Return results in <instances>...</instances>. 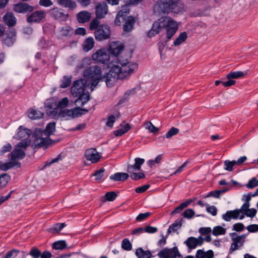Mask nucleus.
Masks as SVG:
<instances>
[{"instance_id": "5fc2aeb1", "label": "nucleus", "mask_w": 258, "mask_h": 258, "mask_svg": "<svg viewBox=\"0 0 258 258\" xmlns=\"http://www.w3.org/2000/svg\"><path fill=\"white\" fill-rule=\"evenodd\" d=\"M145 128L153 133H155L159 130V128L154 126L150 121H148L145 124Z\"/></svg>"}, {"instance_id": "864d4df0", "label": "nucleus", "mask_w": 258, "mask_h": 258, "mask_svg": "<svg viewBox=\"0 0 258 258\" xmlns=\"http://www.w3.org/2000/svg\"><path fill=\"white\" fill-rule=\"evenodd\" d=\"M179 129L174 127H172L165 134V137L169 139L173 136L177 135L179 133Z\"/></svg>"}, {"instance_id": "f257e3e1", "label": "nucleus", "mask_w": 258, "mask_h": 258, "mask_svg": "<svg viewBox=\"0 0 258 258\" xmlns=\"http://www.w3.org/2000/svg\"><path fill=\"white\" fill-rule=\"evenodd\" d=\"M118 63L121 66L109 63V72L104 76L101 75V69L100 67L91 66L84 73V76L92 81V87H96L100 81L105 82L108 87H111L117 80H123L127 78L135 69L138 68L137 63L130 62L127 59L122 61L118 58Z\"/></svg>"}, {"instance_id": "a211bd4d", "label": "nucleus", "mask_w": 258, "mask_h": 258, "mask_svg": "<svg viewBox=\"0 0 258 258\" xmlns=\"http://www.w3.org/2000/svg\"><path fill=\"white\" fill-rule=\"evenodd\" d=\"M16 31L14 28L10 29L6 33V37L3 39V42L7 46H12L16 41Z\"/></svg>"}, {"instance_id": "58836bf2", "label": "nucleus", "mask_w": 258, "mask_h": 258, "mask_svg": "<svg viewBox=\"0 0 258 258\" xmlns=\"http://www.w3.org/2000/svg\"><path fill=\"white\" fill-rule=\"evenodd\" d=\"M182 225V220L177 219L174 223L170 225L168 229V233L174 232L178 229L180 228Z\"/></svg>"}, {"instance_id": "e433bc0d", "label": "nucleus", "mask_w": 258, "mask_h": 258, "mask_svg": "<svg viewBox=\"0 0 258 258\" xmlns=\"http://www.w3.org/2000/svg\"><path fill=\"white\" fill-rule=\"evenodd\" d=\"M246 74L242 71H231L226 75V78L232 79L242 78Z\"/></svg>"}, {"instance_id": "4c0bfd02", "label": "nucleus", "mask_w": 258, "mask_h": 258, "mask_svg": "<svg viewBox=\"0 0 258 258\" xmlns=\"http://www.w3.org/2000/svg\"><path fill=\"white\" fill-rule=\"evenodd\" d=\"M28 116L30 119L34 120L43 117V113L38 110L31 109Z\"/></svg>"}, {"instance_id": "603ef678", "label": "nucleus", "mask_w": 258, "mask_h": 258, "mask_svg": "<svg viewBox=\"0 0 258 258\" xmlns=\"http://www.w3.org/2000/svg\"><path fill=\"white\" fill-rule=\"evenodd\" d=\"M105 170L104 168H101L100 169L97 170L93 174V176L95 177V180L98 182H100L103 177V173Z\"/></svg>"}, {"instance_id": "412c9836", "label": "nucleus", "mask_w": 258, "mask_h": 258, "mask_svg": "<svg viewBox=\"0 0 258 258\" xmlns=\"http://www.w3.org/2000/svg\"><path fill=\"white\" fill-rule=\"evenodd\" d=\"M124 23L123 25V30L125 32H130L132 31L134 28V25L135 23V20L134 18L132 16H127L124 19Z\"/></svg>"}, {"instance_id": "c756f323", "label": "nucleus", "mask_w": 258, "mask_h": 258, "mask_svg": "<svg viewBox=\"0 0 258 258\" xmlns=\"http://www.w3.org/2000/svg\"><path fill=\"white\" fill-rule=\"evenodd\" d=\"M58 33L62 37L70 36L73 33V29L69 26H65L59 28Z\"/></svg>"}, {"instance_id": "6e6d98bb", "label": "nucleus", "mask_w": 258, "mask_h": 258, "mask_svg": "<svg viewBox=\"0 0 258 258\" xmlns=\"http://www.w3.org/2000/svg\"><path fill=\"white\" fill-rule=\"evenodd\" d=\"M130 5H131V4L129 2H128L121 7V9L118 12H121V15L124 17L125 15L129 13L130 12L129 7Z\"/></svg>"}, {"instance_id": "c9c22d12", "label": "nucleus", "mask_w": 258, "mask_h": 258, "mask_svg": "<svg viewBox=\"0 0 258 258\" xmlns=\"http://www.w3.org/2000/svg\"><path fill=\"white\" fill-rule=\"evenodd\" d=\"M57 3L60 6L70 9L75 8L77 6L75 2L72 0H57Z\"/></svg>"}, {"instance_id": "f704fd0d", "label": "nucleus", "mask_w": 258, "mask_h": 258, "mask_svg": "<svg viewBox=\"0 0 258 258\" xmlns=\"http://www.w3.org/2000/svg\"><path fill=\"white\" fill-rule=\"evenodd\" d=\"M94 43L95 42L94 39L92 37H90L87 38L83 43V49L86 51L90 50L94 47Z\"/></svg>"}, {"instance_id": "69168bd1", "label": "nucleus", "mask_w": 258, "mask_h": 258, "mask_svg": "<svg viewBox=\"0 0 258 258\" xmlns=\"http://www.w3.org/2000/svg\"><path fill=\"white\" fill-rule=\"evenodd\" d=\"M150 187V185L148 184H145L141 186L137 187L135 189V191L137 193H143L146 191Z\"/></svg>"}, {"instance_id": "4be33fe9", "label": "nucleus", "mask_w": 258, "mask_h": 258, "mask_svg": "<svg viewBox=\"0 0 258 258\" xmlns=\"http://www.w3.org/2000/svg\"><path fill=\"white\" fill-rule=\"evenodd\" d=\"M31 134L32 131L31 130L24 127L22 125H20L18 129V132L16 135V138L19 140L22 138H25V139H28Z\"/></svg>"}, {"instance_id": "6ab92c4d", "label": "nucleus", "mask_w": 258, "mask_h": 258, "mask_svg": "<svg viewBox=\"0 0 258 258\" xmlns=\"http://www.w3.org/2000/svg\"><path fill=\"white\" fill-rule=\"evenodd\" d=\"M55 143V141H53L48 136L46 138H41L40 139L37 138L34 141L36 147H43L45 149L47 148L49 146Z\"/></svg>"}, {"instance_id": "052dcab7", "label": "nucleus", "mask_w": 258, "mask_h": 258, "mask_svg": "<svg viewBox=\"0 0 258 258\" xmlns=\"http://www.w3.org/2000/svg\"><path fill=\"white\" fill-rule=\"evenodd\" d=\"M258 180L253 177L250 179L246 184V186L248 188H252L257 186Z\"/></svg>"}, {"instance_id": "7ed1b4c3", "label": "nucleus", "mask_w": 258, "mask_h": 258, "mask_svg": "<svg viewBox=\"0 0 258 258\" xmlns=\"http://www.w3.org/2000/svg\"><path fill=\"white\" fill-rule=\"evenodd\" d=\"M99 24V20L94 19L89 25L90 30H95L94 36L96 40L100 41L109 39L111 34L110 27L107 25Z\"/></svg>"}, {"instance_id": "72a5a7b5", "label": "nucleus", "mask_w": 258, "mask_h": 258, "mask_svg": "<svg viewBox=\"0 0 258 258\" xmlns=\"http://www.w3.org/2000/svg\"><path fill=\"white\" fill-rule=\"evenodd\" d=\"M66 226V225L64 223H56L53 226L49 228L47 231L51 233H58Z\"/></svg>"}, {"instance_id": "f8f14e48", "label": "nucleus", "mask_w": 258, "mask_h": 258, "mask_svg": "<svg viewBox=\"0 0 258 258\" xmlns=\"http://www.w3.org/2000/svg\"><path fill=\"white\" fill-rule=\"evenodd\" d=\"M179 255L178 248L176 246L171 248H165L157 254L159 258H175Z\"/></svg>"}, {"instance_id": "2eb2a0df", "label": "nucleus", "mask_w": 258, "mask_h": 258, "mask_svg": "<svg viewBox=\"0 0 258 258\" xmlns=\"http://www.w3.org/2000/svg\"><path fill=\"white\" fill-rule=\"evenodd\" d=\"M123 48V44L118 42H112L106 50L110 55L111 54L112 56L117 57L118 55L121 53Z\"/></svg>"}, {"instance_id": "4d7b16f0", "label": "nucleus", "mask_w": 258, "mask_h": 258, "mask_svg": "<svg viewBox=\"0 0 258 258\" xmlns=\"http://www.w3.org/2000/svg\"><path fill=\"white\" fill-rule=\"evenodd\" d=\"M12 149V145L10 143H7V144L4 145L2 149L0 150V155H2L5 154L6 153L10 152Z\"/></svg>"}, {"instance_id": "ea45409f", "label": "nucleus", "mask_w": 258, "mask_h": 258, "mask_svg": "<svg viewBox=\"0 0 258 258\" xmlns=\"http://www.w3.org/2000/svg\"><path fill=\"white\" fill-rule=\"evenodd\" d=\"M192 200H188L180 204L178 206L171 212V214L173 215L176 213H179L183 209L187 207L191 203Z\"/></svg>"}, {"instance_id": "e2e57ef3", "label": "nucleus", "mask_w": 258, "mask_h": 258, "mask_svg": "<svg viewBox=\"0 0 258 258\" xmlns=\"http://www.w3.org/2000/svg\"><path fill=\"white\" fill-rule=\"evenodd\" d=\"M150 215V212H146L144 213H140L136 217V220L137 221H142L144 220L147 219Z\"/></svg>"}, {"instance_id": "aec40b11", "label": "nucleus", "mask_w": 258, "mask_h": 258, "mask_svg": "<svg viewBox=\"0 0 258 258\" xmlns=\"http://www.w3.org/2000/svg\"><path fill=\"white\" fill-rule=\"evenodd\" d=\"M241 213L240 210L228 211L222 215V219L225 221H230L232 219H236L239 217L240 219H242L244 216L243 215L240 216Z\"/></svg>"}, {"instance_id": "c85d7f7f", "label": "nucleus", "mask_w": 258, "mask_h": 258, "mask_svg": "<svg viewBox=\"0 0 258 258\" xmlns=\"http://www.w3.org/2000/svg\"><path fill=\"white\" fill-rule=\"evenodd\" d=\"M20 162H0V169L3 171H7L14 167L19 168Z\"/></svg>"}, {"instance_id": "f3484780", "label": "nucleus", "mask_w": 258, "mask_h": 258, "mask_svg": "<svg viewBox=\"0 0 258 258\" xmlns=\"http://www.w3.org/2000/svg\"><path fill=\"white\" fill-rule=\"evenodd\" d=\"M108 13V6L105 2L98 3L95 7V19H102L105 17Z\"/></svg>"}, {"instance_id": "cd10ccee", "label": "nucleus", "mask_w": 258, "mask_h": 258, "mask_svg": "<svg viewBox=\"0 0 258 258\" xmlns=\"http://www.w3.org/2000/svg\"><path fill=\"white\" fill-rule=\"evenodd\" d=\"M128 177L129 175L127 173L124 172H117L111 175L109 178L111 180L114 181H123L126 180Z\"/></svg>"}, {"instance_id": "37998d69", "label": "nucleus", "mask_w": 258, "mask_h": 258, "mask_svg": "<svg viewBox=\"0 0 258 258\" xmlns=\"http://www.w3.org/2000/svg\"><path fill=\"white\" fill-rule=\"evenodd\" d=\"M10 176L7 173L0 175V189L5 187L10 180Z\"/></svg>"}, {"instance_id": "39448f33", "label": "nucleus", "mask_w": 258, "mask_h": 258, "mask_svg": "<svg viewBox=\"0 0 258 258\" xmlns=\"http://www.w3.org/2000/svg\"><path fill=\"white\" fill-rule=\"evenodd\" d=\"M88 112V110L85 108H82L79 107L73 109H64L60 110L57 113L56 116L54 119H57L59 117L66 118L67 119L75 118L82 116Z\"/></svg>"}, {"instance_id": "bb28decb", "label": "nucleus", "mask_w": 258, "mask_h": 258, "mask_svg": "<svg viewBox=\"0 0 258 258\" xmlns=\"http://www.w3.org/2000/svg\"><path fill=\"white\" fill-rule=\"evenodd\" d=\"M52 15L55 19L60 21H65L68 17V15L64 14L62 10L57 8L53 10Z\"/></svg>"}, {"instance_id": "0eeeda50", "label": "nucleus", "mask_w": 258, "mask_h": 258, "mask_svg": "<svg viewBox=\"0 0 258 258\" xmlns=\"http://www.w3.org/2000/svg\"><path fill=\"white\" fill-rule=\"evenodd\" d=\"M143 163L135 162L134 165L127 166V172L133 180H139L145 177L144 171L141 169V165Z\"/></svg>"}, {"instance_id": "0e129e2a", "label": "nucleus", "mask_w": 258, "mask_h": 258, "mask_svg": "<svg viewBox=\"0 0 258 258\" xmlns=\"http://www.w3.org/2000/svg\"><path fill=\"white\" fill-rule=\"evenodd\" d=\"M122 19L124 21V19H125V17L121 15V12H118L114 20V23L116 26H120L121 24V20Z\"/></svg>"}, {"instance_id": "7c9ffc66", "label": "nucleus", "mask_w": 258, "mask_h": 258, "mask_svg": "<svg viewBox=\"0 0 258 258\" xmlns=\"http://www.w3.org/2000/svg\"><path fill=\"white\" fill-rule=\"evenodd\" d=\"M196 257V258H213L214 252L212 250L205 252L202 249H199L197 251Z\"/></svg>"}, {"instance_id": "8fccbe9b", "label": "nucleus", "mask_w": 258, "mask_h": 258, "mask_svg": "<svg viewBox=\"0 0 258 258\" xmlns=\"http://www.w3.org/2000/svg\"><path fill=\"white\" fill-rule=\"evenodd\" d=\"M121 247L125 250H131L132 248V245L127 238H124L121 242Z\"/></svg>"}, {"instance_id": "09e8293b", "label": "nucleus", "mask_w": 258, "mask_h": 258, "mask_svg": "<svg viewBox=\"0 0 258 258\" xmlns=\"http://www.w3.org/2000/svg\"><path fill=\"white\" fill-rule=\"evenodd\" d=\"M19 252V250L14 249L8 251L7 253L1 258H15Z\"/></svg>"}, {"instance_id": "423d86ee", "label": "nucleus", "mask_w": 258, "mask_h": 258, "mask_svg": "<svg viewBox=\"0 0 258 258\" xmlns=\"http://www.w3.org/2000/svg\"><path fill=\"white\" fill-rule=\"evenodd\" d=\"M110 55L106 49H99L95 53H94L92 55V58L93 59L95 60L99 63H101L103 64H107L108 68V64L110 63H111L113 64H117L118 66H119L118 64L120 65V64L118 63V60H117V61H115V63H113V61H111L110 62H109V61L110 60ZM118 58L121 59L122 61L126 60V59H122L120 57H117L115 59L118 60ZM126 59H127L130 62H131L128 58H126Z\"/></svg>"}, {"instance_id": "13d9d810", "label": "nucleus", "mask_w": 258, "mask_h": 258, "mask_svg": "<svg viewBox=\"0 0 258 258\" xmlns=\"http://www.w3.org/2000/svg\"><path fill=\"white\" fill-rule=\"evenodd\" d=\"M206 211L213 216H215L217 214V209L216 207L214 206H210L207 204Z\"/></svg>"}, {"instance_id": "dca6fc26", "label": "nucleus", "mask_w": 258, "mask_h": 258, "mask_svg": "<svg viewBox=\"0 0 258 258\" xmlns=\"http://www.w3.org/2000/svg\"><path fill=\"white\" fill-rule=\"evenodd\" d=\"M13 10L15 12L25 14L32 12L34 10V7L27 3H19L14 5Z\"/></svg>"}, {"instance_id": "4468645a", "label": "nucleus", "mask_w": 258, "mask_h": 258, "mask_svg": "<svg viewBox=\"0 0 258 258\" xmlns=\"http://www.w3.org/2000/svg\"><path fill=\"white\" fill-rule=\"evenodd\" d=\"M84 156L86 160L89 161H99L102 158V154L94 148L86 150Z\"/></svg>"}, {"instance_id": "ddd939ff", "label": "nucleus", "mask_w": 258, "mask_h": 258, "mask_svg": "<svg viewBox=\"0 0 258 258\" xmlns=\"http://www.w3.org/2000/svg\"><path fill=\"white\" fill-rule=\"evenodd\" d=\"M204 243V238L201 236L198 238L190 236L187 238L184 244L187 247L188 250H191L199 246H201Z\"/></svg>"}, {"instance_id": "a878e982", "label": "nucleus", "mask_w": 258, "mask_h": 258, "mask_svg": "<svg viewBox=\"0 0 258 258\" xmlns=\"http://www.w3.org/2000/svg\"><path fill=\"white\" fill-rule=\"evenodd\" d=\"M91 18V13L87 11L80 12L77 15V20L79 23L88 22Z\"/></svg>"}, {"instance_id": "9d476101", "label": "nucleus", "mask_w": 258, "mask_h": 258, "mask_svg": "<svg viewBox=\"0 0 258 258\" xmlns=\"http://www.w3.org/2000/svg\"><path fill=\"white\" fill-rule=\"evenodd\" d=\"M87 81L84 79H80L74 82L71 88V93L74 96L77 97L85 91Z\"/></svg>"}, {"instance_id": "a18cd8bd", "label": "nucleus", "mask_w": 258, "mask_h": 258, "mask_svg": "<svg viewBox=\"0 0 258 258\" xmlns=\"http://www.w3.org/2000/svg\"><path fill=\"white\" fill-rule=\"evenodd\" d=\"M67 243L65 241L60 240L54 242L52 245V248L54 249L62 250L66 248Z\"/></svg>"}, {"instance_id": "79ce46f5", "label": "nucleus", "mask_w": 258, "mask_h": 258, "mask_svg": "<svg viewBox=\"0 0 258 258\" xmlns=\"http://www.w3.org/2000/svg\"><path fill=\"white\" fill-rule=\"evenodd\" d=\"M187 35L185 32L181 33L176 38L174 41L173 44L174 46H178L182 43L184 42L187 39Z\"/></svg>"}, {"instance_id": "3c124183", "label": "nucleus", "mask_w": 258, "mask_h": 258, "mask_svg": "<svg viewBox=\"0 0 258 258\" xmlns=\"http://www.w3.org/2000/svg\"><path fill=\"white\" fill-rule=\"evenodd\" d=\"M195 215V211L191 209H186L182 213L183 217L187 219H191L194 217Z\"/></svg>"}, {"instance_id": "a19ab883", "label": "nucleus", "mask_w": 258, "mask_h": 258, "mask_svg": "<svg viewBox=\"0 0 258 258\" xmlns=\"http://www.w3.org/2000/svg\"><path fill=\"white\" fill-rule=\"evenodd\" d=\"M72 76H64L61 80L60 87L61 88H66L70 86L72 83Z\"/></svg>"}, {"instance_id": "2f4dec72", "label": "nucleus", "mask_w": 258, "mask_h": 258, "mask_svg": "<svg viewBox=\"0 0 258 258\" xmlns=\"http://www.w3.org/2000/svg\"><path fill=\"white\" fill-rule=\"evenodd\" d=\"M136 254L138 258H151L152 254L149 250H144L142 248L136 249Z\"/></svg>"}, {"instance_id": "1a4fd4ad", "label": "nucleus", "mask_w": 258, "mask_h": 258, "mask_svg": "<svg viewBox=\"0 0 258 258\" xmlns=\"http://www.w3.org/2000/svg\"><path fill=\"white\" fill-rule=\"evenodd\" d=\"M27 16L26 21L28 23H40L45 19L46 16V12L42 10H37L31 12Z\"/></svg>"}, {"instance_id": "6e6552de", "label": "nucleus", "mask_w": 258, "mask_h": 258, "mask_svg": "<svg viewBox=\"0 0 258 258\" xmlns=\"http://www.w3.org/2000/svg\"><path fill=\"white\" fill-rule=\"evenodd\" d=\"M44 107L47 115L54 119L58 111L56 100L53 97L47 99L44 103Z\"/></svg>"}, {"instance_id": "774afa93", "label": "nucleus", "mask_w": 258, "mask_h": 258, "mask_svg": "<svg viewBox=\"0 0 258 258\" xmlns=\"http://www.w3.org/2000/svg\"><path fill=\"white\" fill-rule=\"evenodd\" d=\"M256 212V209L254 208L249 209L247 210V212H245V215L247 217L253 218L255 216Z\"/></svg>"}, {"instance_id": "338daca9", "label": "nucleus", "mask_w": 258, "mask_h": 258, "mask_svg": "<svg viewBox=\"0 0 258 258\" xmlns=\"http://www.w3.org/2000/svg\"><path fill=\"white\" fill-rule=\"evenodd\" d=\"M211 229L210 227L200 228L199 230V233L202 235H207L211 232Z\"/></svg>"}, {"instance_id": "f03ea898", "label": "nucleus", "mask_w": 258, "mask_h": 258, "mask_svg": "<svg viewBox=\"0 0 258 258\" xmlns=\"http://www.w3.org/2000/svg\"><path fill=\"white\" fill-rule=\"evenodd\" d=\"M178 24L170 17H162L155 21L151 29L148 32L147 36L152 37L159 34L162 29L166 30V41L170 40L178 30Z\"/></svg>"}, {"instance_id": "b1692460", "label": "nucleus", "mask_w": 258, "mask_h": 258, "mask_svg": "<svg viewBox=\"0 0 258 258\" xmlns=\"http://www.w3.org/2000/svg\"><path fill=\"white\" fill-rule=\"evenodd\" d=\"M10 160L9 161H16L17 160H21L25 156L24 151L19 148H16L10 154Z\"/></svg>"}, {"instance_id": "49530a36", "label": "nucleus", "mask_w": 258, "mask_h": 258, "mask_svg": "<svg viewBox=\"0 0 258 258\" xmlns=\"http://www.w3.org/2000/svg\"><path fill=\"white\" fill-rule=\"evenodd\" d=\"M226 233V229L220 226H217L214 227L212 234L215 236L224 235Z\"/></svg>"}, {"instance_id": "5701e85b", "label": "nucleus", "mask_w": 258, "mask_h": 258, "mask_svg": "<svg viewBox=\"0 0 258 258\" xmlns=\"http://www.w3.org/2000/svg\"><path fill=\"white\" fill-rule=\"evenodd\" d=\"M3 20L9 27H13L17 23V19L12 12H7L4 16Z\"/></svg>"}, {"instance_id": "20e7f679", "label": "nucleus", "mask_w": 258, "mask_h": 258, "mask_svg": "<svg viewBox=\"0 0 258 258\" xmlns=\"http://www.w3.org/2000/svg\"><path fill=\"white\" fill-rule=\"evenodd\" d=\"M159 7L163 13L173 12L178 14L181 12L184 5L180 0H162Z\"/></svg>"}, {"instance_id": "393cba45", "label": "nucleus", "mask_w": 258, "mask_h": 258, "mask_svg": "<svg viewBox=\"0 0 258 258\" xmlns=\"http://www.w3.org/2000/svg\"><path fill=\"white\" fill-rule=\"evenodd\" d=\"M78 98L75 101L77 105H79L81 106H84L89 100L90 95L88 91H84L78 95Z\"/></svg>"}, {"instance_id": "c03bdc74", "label": "nucleus", "mask_w": 258, "mask_h": 258, "mask_svg": "<svg viewBox=\"0 0 258 258\" xmlns=\"http://www.w3.org/2000/svg\"><path fill=\"white\" fill-rule=\"evenodd\" d=\"M117 194L114 191L107 192L103 197V201L112 202L115 200Z\"/></svg>"}, {"instance_id": "bf43d9fd", "label": "nucleus", "mask_w": 258, "mask_h": 258, "mask_svg": "<svg viewBox=\"0 0 258 258\" xmlns=\"http://www.w3.org/2000/svg\"><path fill=\"white\" fill-rule=\"evenodd\" d=\"M29 254L34 258H38L40 256L41 251L36 248H32L30 251Z\"/></svg>"}, {"instance_id": "680f3d73", "label": "nucleus", "mask_w": 258, "mask_h": 258, "mask_svg": "<svg viewBox=\"0 0 258 258\" xmlns=\"http://www.w3.org/2000/svg\"><path fill=\"white\" fill-rule=\"evenodd\" d=\"M226 191V190L211 191L209 192L208 197H213L216 198H219L220 194L221 193L225 192Z\"/></svg>"}, {"instance_id": "9b49d317", "label": "nucleus", "mask_w": 258, "mask_h": 258, "mask_svg": "<svg viewBox=\"0 0 258 258\" xmlns=\"http://www.w3.org/2000/svg\"><path fill=\"white\" fill-rule=\"evenodd\" d=\"M245 236L243 234L240 236H237L236 233L232 234V243L231 244L229 249V253H232L233 251L241 247L245 242Z\"/></svg>"}, {"instance_id": "de8ad7c7", "label": "nucleus", "mask_w": 258, "mask_h": 258, "mask_svg": "<svg viewBox=\"0 0 258 258\" xmlns=\"http://www.w3.org/2000/svg\"><path fill=\"white\" fill-rule=\"evenodd\" d=\"M69 103V101L68 98L64 97L57 103V108H60V110H63L62 109L65 108L68 106Z\"/></svg>"}, {"instance_id": "473e14b6", "label": "nucleus", "mask_w": 258, "mask_h": 258, "mask_svg": "<svg viewBox=\"0 0 258 258\" xmlns=\"http://www.w3.org/2000/svg\"><path fill=\"white\" fill-rule=\"evenodd\" d=\"M56 123L54 121L48 123L43 130V134L44 135L48 137L50 136L55 131Z\"/></svg>"}]
</instances>
